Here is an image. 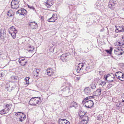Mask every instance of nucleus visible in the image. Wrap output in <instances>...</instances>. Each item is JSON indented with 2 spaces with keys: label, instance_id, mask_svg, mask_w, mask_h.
Masks as SVG:
<instances>
[{
  "label": "nucleus",
  "instance_id": "nucleus-5",
  "mask_svg": "<svg viewBox=\"0 0 124 124\" xmlns=\"http://www.w3.org/2000/svg\"><path fill=\"white\" fill-rule=\"evenodd\" d=\"M114 53L117 55H122L124 52V47H118L115 48L114 50Z\"/></svg>",
  "mask_w": 124,
  "mask_h": 124
},
{
  "label": "nucleus",
  "instance_id": "nucleus-8",
  "mask_svg": "<svg viewBox=\"0 0 124 124\" xmlns=\"http://www.w3.org/2000/svg\"><path fill=\"white\" fill-rule=\"evenodd\" d=\"M116 77L121 81L124 80V74L121 72L118 71L116 72L115 74Z\"/></svg>",
  "mask_w": 124,
  "mask_h": 124
},
{
  "label": "nucleus",
  "instance_id": "nucleus-32",
  "mask_svg": "<svg viewBox=\"0 0 124 124\" xmlns=\"http://www.w3.org/2000/svg\"><path fill=\"white\" fill-rule=\"evenodd\" d=\"M29 78L28 77H26L25 78L24 80L25 81V82H24V84H28L29 83Z\"/></svg>",
  "mask_w": 124,
  "mask_h": 124
},
{
  "label": "nucleus",
  "instance_id": "nucleus-11",
  "mask_svg": "<svg viewBox=\"0 0 124 124\" xmlns=\"http://www.w3.org/2000/svg\"><path fill=\"white\" fill-rule=\"evenodd\" d=\"M116 4V1L114 0H110L108 3V7L113 9L114 6Z\"/></svg>",
  "mask_w": 124,
  "mask_h": 124
},
{
  "label": "nucleus",
  "instance_id": "nucleus-46",
  "mask_svg": "<svg viewBox=\"0 0 124 124\" xmlns=\"http://www.w3.org/2000/svg\"><path fill=\"white\" fill-rule=\"evenodd\" d=\"M13 2H14V3H16V4H19V2H18L15 1H13V0H12L11 3H13Z\"/></svg>",
  "mask_w": 124,
  "mask_h": 124
},
{
  "label": "nucleus",
  "instance_id": "nucleus-2",
  "mask_svg": "<svg viewBox=\"0 0 124 124\" xmlns=\"http://www.w3.org/2000/svg\"><path fill=\"white\" fill-rule=\"evenodd\" d=\"M41 100L40 97H32L29 102L30 104L31 105H36L37 104L40 103Z\"/></svg>",
  "mask_w": 124,
  "mask_h": 124
},
{
  "label": "nucleus",
  "instance_id": "nucleus-34",
  "mask_svg": "<svg viewBox=\"0 0 124 124\" xmlns=\"http://www.w3.org/2000/svg\"><path fill=\"white\" fill-rule=\"evenodd\" d=\"M27 6L28 8H30V9H33V10H35V8L33 6H30L28 5Z\"/></svg>",
  "mask_w": 124,
  "mask_h": 124
},
{
  "label": "nucleus",
  "instance_id": "nucleus-38",
  "mask_svg": "<svg viewBox=\"0 0 124 124\" xmlns=\"http://www.w3.org/2000/svg\"><path fill=\"white\" fill-rule=\"evenodd\" d=\"M102 118V117L101 115H99L97 116V119L98 120H100Z\"/></svg>",
  "mask_w": 124,
  "mask_h": 124
},
{
  "label": "nucleus",
  "instance_id": "nucleus-54",
  "mask_svg": "<svg viewBox=\"0 0 124 124\" xmlns=\"http://www.w3.org/2000/svg\"><path fill=\"white\" fill-rule=\"evenodd\" d=\"M28 1H29V0H27Z\"/></svg>",
  "mask_w": 124,
  "mask_h": 124
},
{
  "label": "nucleus",
  "instance_id": "nucleus-40",
  "mask_svg": "<svg viewBox=\"0 0 124 124\" xmlns=\"http://www.w3.org/2000/svg\"><path fill=\"white\" fill-rule=\"evenodd\" d=\"M114 85L113 84L109 83L108 84V85H107V87L108 88H110L113 85Z\"/></svg>",
  "mask_w": 124,
  "mask_h": 124
},
{
  "label": "nucleus",
  "instance_id": "nucleus-30",
  "mask_svg": "<svg viewBox=\"0 0 124 124\" xmlns=\"http://www.w3.org/2000/svg\"><path fill=\"white\" fill-rule=\"evenodd\" d=\"M99 83L100 85H101L102 86H103L105 85L106 83V81H100L99 82Z\"/></svg>",
  "mask_w": 124,
  "mask_h": 124
},
{
  "label": "nucleus",
  "instance_id": "nucleus-3",
  "mask_svg": "<svg viewBox=\"0 0 124 124\" xmlns=\"http://www.w3.org/2000/svg\"><path fill=\"white\" fill-rule=\"evenodd\" d=\"M81 111L79 112V116L81 118L82 120L81 122V124H86L88 122L89 119L87 116L85 115V113H83V115H81Z\"/></svg>",
  "mask_w": 124,
  "mask_h": 124
},
{
  "label": "nucleus",
  "instance_id": "nucleus-19",
  "mask_svg": "<svg viewBox=\"0 0 124 124\" xmlns=\"http://www.w3.org/2000/svg\"><path fill=\"white\" fill-rule=\"evenodd\" d=\"M56 16L54 14H53L52 17L47 20V21L49 22H54L55 20H57V18Z\"/></svg>",
  "mask_w": 124,
  "mask_h": 124
},
{
  "label": "nucleus",
  "instance_id": "nucleus-18",
  "mask_svg": "<svg viewBox=\"0 0 124 124\" xmlns=\"http://www.w3.org/2000/svg\"><path fill=\"white\" fill-rule=\"evenodd\" d=\"M84 91L85 93L87 95H90L92 93L91 90L89 87L85 88Z\"/></svg>",
  "mask_w": 124,
  "mask_h": 124
},
{
  "label": "nucleus",
  "instance_id": "nucleus-37",
  "mask_svg": "<svg viewBox=\"0 0 124 124\" xmlns=\"http://www.w3.org/2000/svg\"><path fill=\"white\" fill-rule=\"evenodd\" d=\"M110 77V75L109 74L107 75L106 76L105 75L104 76V77L105 78V79L106 80V81H108V79H107V78Z\"/></svg>",
  "mask_w": 124,
  "mask_h": 124
},
{
  "label": "nucleus",
  "instance_id": "nucleus-1",
  "mask_svg": "<svg viewBox=\"0 0 124 124\" xmlns=\"http://www.w3.org/2000/svg\"><path fill=\"white\" fill-rule=\"evenodd\" d=\"M85 65V64L82 63H79L78 65L76 71L78 73L80 72H85V73L89 72L91 71V70L90 69V65L88 64L86 65V67L85 70V71H83V67Z\"/></svg>",
  "mask_w": 124,
  "mask_h": 124
},
{
  "label": "nucleus",
  "instance_id": "nucleus-39",
  "mask_svg": "<svg viewBox=\"0 0 124 124\" xmlns=\"http://www.w3.org/2000/svg\"><path fill=\"white\" fill-rule=\"evenodd\" d=\"M6 114L5 111H4V109H2L1 111H0V114L1 115L4 114Z\"/></svg>",
  "mask_w": 124,
  "mask_h": 124
},
{
  "label": "nucleus",
  "instance_id": "nucleus-33",
  "mask_svg": "<svg viewBox=\"0 0 124 124\" xmlns=\"http://www.w3.org/2000/svg\"><path fill=\"white\" fill-rule=\"evenodd\" d=\"M91 88L92 89H95L96 88V85L94 84H92L91 85Z\"/></svg>",
  "mask_w": 124,
  "mask_h": 124
},
{
  "label": "nucleus",
  "instance_id": "nucleus-31",
  "mask_svg": "<svg viewBox=\"0 0 124 124\" xmlns=\"http://www.w3.org/2000/svg\"><path fill=\"white\" fill-rule=\"evenodd\" d=\"M94 97L93 96H89L86 97L85 99L82 101V102H84L85 101H87V100L90 99Z\"/></svg>",
  "mask_w": 124,
  "mask_h": 124
},
{
  "label": "nucleus",
  "instance_id": "nucleus-22",
  "mask_svg": "<svg viewBox=\"0 0 124 124\" xmlns=\"http://www.w3.org/2000/svg\"><path fill=\"white\" fill-rule=\"evenodd\" d=\"M40 70V69H39L35 68L34 69L33 71V75L35 76H38Z\"/></svg>",
  "mask_w": 124,
  "mask_h": 124
},
{
  "label": "nucleus",
  "instance_id": "nucleus-23",
  "mask_svg": "<svg viewBox=\"0 0 124 124\" xmlns=\"http://www.w3.org/2000/svg\"><path fill=\"white\" fill-rule=\"evenodd\" d=\"M101 89L100 88H99L96 91L93 92V94L96 96L100 95L101 93Z\"/></svg>",
  "mask_w": 124,
  "mask_h": 124
},
{
  "label": "nucleus",
  "instance_id": "nucleus-29",
  "mask_svg": "<svg viewBox=\"0 0 124 124\" xmlns=\"http://www.w3.org/2000/svg\"><path fill=\"white\" fill-rule=\"evenodd\" d=\"M19 62L21 66H24L25 65V64L27 63V61H24Z\"/></svg>",
  "mask_w": 124,
  "mask_h": 124
},
{
  "label": "nucleus",
  "instance_id": "nucleus-45",
  "mask_svg": "<svg viewBox=\"0 0 124 124\" xmlns=\"http://www.w3.org/2000/svg\"><path fill=\"white\" fill-rule=\"evenodd\" d=\"M121 104V103H117L116 104V106L117 107H119L120 106V105Z\"/></svg>",
  "mask_w": 124,
  "mask_h": 124
},
{
  "label": "nucleus",
  "instance_id": "nucleus-27",
  "mask_svg": "<svg viewBox=\"0 0 124 124\" xmlns=\"http://www.w3.org/2000/svg\"><path fill=\"white\" fill-rule=\"evenodd\" d=\"M7 15L9 17H11L13 15V12L11 10H9L7 12Z\"/></svg>",
  "mask_w": 124,
  "mask_h": 124
},
{
  "label": "nucleus",
  "instance_id": "nucleus-16",
  "mask_svg": "<svg viewBox=\"0 0 124 124\" xmlns=\"http://www.w3.org/2000/svg\"><path fill=\"white\" fill-rule=\"evenodd\" d=\"M59 124H70L69 122L65 119H60L59 120Z\"/></svg>",
  "mask_w": 124,
  "mask_h": 124
},
{
  "label": "nucleus",
  "instance_id": "nucleus-44",
  "mask_svg": "<svg viewBox=\"0 0 124 124\" xmlns=\"http://www.w3.org/2000/svg\"><path fill=\"white\" fill-rule=\"evenodd\" d=\"M81 77H77L76 78V80H77V81H78L79 80L80 78Z\"/></svg>",
  "mask_w": 124,
  "mask_h": 124
},
{
  "label": "nucleus",
  "instance_id": "nucleus-21",
  "mask_svg": "<svg viewBox=\"0 0 124 124\" xmlns=\"http://www.w3.org/2000/svg\"><path fill=\"white\" fill-rule=\"evenodd\" d=\"M47 74L50 76L53 75L54 73L53 69L51 68H49L46 70Z\"/></svg>",
  "mask_w": 124,
  "mask_h": 124
},
{
  "label": "nucleus",
  "instance_id": "nucleus-25",
  "mask_svg": "<svg viewBox=\"0 0 124 124\" xmlns=\"http://www.w3.org/2000/svg\"><path fill=\"white\" fill-rule=\"evenodd\" d=\"M11 8L13 9H17L19 7V4H16V3H15L13 2V3H11Z\"/></svg>",
  "mask_w": 124,
  "mask_h": 124
},
{
  "label": "nucleus",
  "instance_id": "nucleus-15",
  "mask_svg": "<svg viewBox=\"0 0 124 124\" xmlns=\"http://www.w3.org/2000/svg\"><path fill=\"white\" fill-rule=\"evenodd\" d=\"M115 30L116 32L118 33V32H123L124 31V26H122L119 27H116Z\"/></svg>",
  "mask_w": 124,
  "mask_h": 124
},
{
  "label": "nucleus",
  "instance_id": "nucleus-13",
  "mask_svg": "<svg viewBox=\"0 0 124 124\" xmlns=\"http://www.w3.org/2000/svg\"><path fill=\"white\" fill-rule=\"evenodd\" d=\"M29 25L31 29H36L38 27L37 23L35 21L31 22L29 24Z\"/></svg>",
  "mask_w": 124,
  "mask_h": 124
},
{
  "label": "nucleus",
  "instance_id": "nucleus-28",
  "mask_svg": "<svg viewBox=\"0 0 124 124\" xmlns=\"http://www.w3.org/2000/svg\"><path fill=\"white\" fill-rule=\"evenodd\" d=\"M112 50L113 48L112 47H110V48L109 50H106L105 51L108 54L110 55L112 54Z\"/></svg>",
  "mask_w": 124,
  "mask_h": 124
},
{
  "label": "nucleus",
  "instance_id": "nucleus-9",
  "mask_svg": "<svg viewBox=\"0 0 124 124\" xmlns=\"http://www.w3.org/2000/svg\"><path fill=\"white\" fill-rule=\"evenodd\" d=\"M27 11L25 9L22 8L16 12V14H19V15H22V16L26 15L27 13Z\"/></svg>",
  "mask_w": 124,
  "mask_h": 124
},
{
  "label": "nucleus",
  "instance_id": "nucleus-14",
  "mask_svg": "<svg viewBox=\"0 0 124 124\" xmlns=\"http://www.w3.org/2000/svg\"><path fill=\"white\" fill-rule=\"evenodd\" d=\"M68 54L67 53L63 54L60 56V59L63 62H67L68 59Z\"/></svg>",
  "mask_w": 124,
  "mask_h": 124
},
{
  "label": "nucleus",
  "instance_id": "nucleus-48",
  "mask_svg": "<svg viewBox=\"0 0 124 124\" xmlns=\"http://www.w3.org/2000/svg\"><path fill=\"white\" fill-rule=\"evenodd\" d=\"M12 0L18 2H19V1L18 0Z\"/></svg>",
  "mask_w": 124,
  "mask_h": 124
},
{
  "label": "nucleus",
  "instance_id": "nucleus-47",
  "mask_svg": "<svg viewBox=\"0 0 124 124\" xmlns=\"http://www.w3.org/2000/svg\"><path fill=\"white\" fill-rule=\"evenodd\" d=\"M107 81L108 83H111L113 82L114 81L113 80H108Z\"/></svg>",
  "mask_w": 124,
  "mask_h": 124
},
{
  "label": "nucleus",
  "instance_id": "nucleus-52",
  "mask_svg": "<svg viewBox=\"0 0 124 124\" xmlns=\"http://www.w3.org/2000/svg\"><path fill=\"white\" fill-rule=\"evenodd\" d=\"M123 11H124V8H123Z\"/></svg>",
  "mask_w": 124,
  "mask_h": 124
},
{
  "label": "nucleus",
  "instance_id": "nucleus-53",
  "mask_svg": "<svg viewBox=\"0 0 124 124\" xmlns=\"http://www.w3.org/2000/svg\"><path fill=\"white\" fill-rule=\"evenodd\" d=\"M69 85H70V84L69 83Z\"/></svg>",
  "mask_w": 124,
  "mask_h": 124
},
{
  "label": "nucleus",
  "instance_id": "nucleus-43",
  "mask_svg": "<svg viewBox=\"0 0 124 124\" xmlns=\"http://www.w3.org/2000/svg\"><path fill=\"white\" fill-rule=\"evenodd\" d=\"M118 43V45H117V46H121V45H123V44H122L120 42H118L116 43V44L117 45V43Z\"/></svg>",
  "mask_w": 124,
  "mask_h": 124
},
{
  "label": "nucleus",
  "instance_id": "nucleus-20",
  "mask_svg": "<svg viewBox=\"0 0 124 124\" xmlns=\"http://www.w3.org/2000/svg\"><path fill=\"white\" fill-rule=\"evenodd\" d=\"M34 47L31 45H27V50L28 52L32 53L34 52Z\"/></svg>",
  "mask_w": 124,
  "mask_h": 124
},
{
  "label": "nucleus",
  "instance_id": "nucleus-6",
  "mask_svg": "<svg viewBox=\"0 0 124 124\" xmlns=\"http://www.w3.org/2000/svg\"><path fill=\"white\" fill-rule=\"evenodd\" d=\"M15 115L17 116H18L19 115L20 116L18 121H20L21 122H22L24 121L26 118L25 115L21 112H18L16 113Z\"/></svg>",
  "mask_w": 124,
  "mask_h": 124
},
{
  "label": "nucleus",
  "instance_id": "nucleus-49",
  "mask_svg": "<svg viewBox=\"0 0 124 124\" xmlns=\"http://www.w3.org/2000/svg\"><path fill=\"white\" fill-rule=\"evenodd\" d=\"M80 111H81L82 112L81 113V115H83V113H85V112H84L83 113L82 112V111H80Z\"/></svg>",
  "mask_w": 124,
  "mask_h": 124
},
{
  "label": "nucleus",
  "instance_id": "nucleus-42",
  "mask_svg": "<svg viewBox=\"0 0 124 124\" xmlns=\"http://www.w3.org/2000/svg\"><path fill=\"white\" fill-rule=\"evenodd\" d=\"M4 75V73L3 72H2L0 73V77H3Z\"/></svg>",
  "mask_w": 124,
  "mask_h": 124
},
{
  "label": "nucleus",
  "instance_id": "nucleus-41",
  "mask_svg": "<svg viewBox=\"0 0 124 124\" xmlns=\"http://www.w3.org/2000/svg\"><path fill=\"white\" fill-rule=\"evenodd\" d=\"M4 109V111H5V113H8V111L10 110L8 108L7 109L5 108Z\"/></svg>",
  "mask_w": 124,
  "mask_h": 124
},
{
  "label": "nucleus",
  "instance_id": "nucleus-10",
  "mask_svg": "<svg viewBox=\"0 0 124 124\" xmlns=\"http://www.w3.org/2000/svg\"><path fill=\"white\" fill-rule=\"evenodd\" d=\"M6 31L4 28H1L0 30V36L1 39H4L6 37Z\"/></svg>",
  "mask_w": 124,
  "mask_h": 124
},
{
  "label": "nucleus",
  "instance_id": "nucleus-7",
  "mask_svg": "<svg viewBox=\"0 0 124 124\" xmlns=\"http://www.w3.org/2000/svg\"><path fill=\"white\" fill-rule=\"evenodd\" d=\"M82 103L84 106L88 108L92 107L94 104L93 101L91 100L85 101L84 103L82 102Z\"/></svg>",
  "mask_w": 124,
  "mask_h": 124
},
{
  "label": "nucleus",
  "instance_id": "nucleus-51",
  "mask_svg": "<svg viewBox=\"0 0 124 124\" xmlns=\"http://www.w3.org/2000/svg\"><path fill=\"white\" fill-rule=\"evenodd\" d=\"M122 102H124V100H122Z\"/></svg>",
  "mask_w": 124,
  "mask_h": 124
},
{
  "label": "nucleus",
  "instance_id": "nucleus-50",
  "mask_svg": "<svg viewBox=\"0 0 124 124\" xmlns=\"http://www.w3.org/2000/svg\"><path fill=\"white\" fill-rule=\"evenodd\" d=\"M122 39H124V37H122Z\"/></svg>",
  "mask_w": 124,
  "mask_h": 124
},
{
  "label": "nucleus",
  "instance_id": "nucleus-26",
  "mask_svg": "<svg viewBox=\"0 0 124 124\" xmlns=\"http://www.w3.org/2000/svg\"><path fill=\"white\" fill-rule=\"evenodd\" d=\"M78 106L77 104L74 102V101H73L72 102L70 105V106L69 107L70 108H71L72 107H74L75 108L76 107Z\"/></svg>",
  "mask_w": 124,
  "mask_h": 124
},
{
  "label": "nucleus",
  "instance_id": "nucleus-35",
  "mask_svg": "<svg viewBox=\"0 0 124 124\" xmlns=\"http://www.w3.org/2000/svg\"><path fill=\"white\" fill-rule=\"evenodd\" d=\"M5 108H8L10 110L11 109V107H10V105L9 104L6 105L5 106Z\"/></svg>",
  "mask_w": 124,
  "mask_h": 124
},
{
  "label": "nucleus",
  "instance_id": "nucleus-12",
  "mask_svg": "<svg viewBox=\"0 0 124 124\" xmlns=\"http://www.w3.org/2000/svg\"><path fill=\"white\" fill-rule=\"evenodd\" d=\"M54 3L53 0H47L46 2L44 3V4L47 8H49Z\"/></svg>",
  "mask_w": 124,
  "mask_h": 124
},
{
  "label": "nucleus",
  "instance_id": "nucleus-17",
  "mask_svg": "<svg viewBox=\"0 0 124 124\" xmlns=\"http://www.w3.org/2000/svg\"><path fill=\"white\" fill-rule=\"evenodd\" d=\"M70 86H66L62 89H61V91H62H62H63L65 92V93L69 95L70 94Z\"/></svg>",
  "mask_w": 124,
  "mask_h": 124
},
{
  "label": "nucleus",
  "instance_id": "nucleus-24",
  "mask_svg": "<svg viewBox=\"0 0 124 124\" xmlns=\"http://www.w3.org/2000/svg\"><path fill=\"white\" fill-rule=\"evenodd\" d=\"M18 78L16 76H11L10 78V80L11 82H17Z\"/></svg>",
  "mask_w": 124,
  "mask_h": 124
},
{
  "label": "nucleus",
  "instance_id": "nucleus-4",
  "mask_svg": "<svg viewBox=\"0 0 124 124\" xmlns=\"http://www.w3.org/2000/svg\"><path fill=\"white\" fill-rule=\"evenodd\" d=\"M9 33L11 34L13 39H15L16 37V34L17 33L16 29L14 26H12L8 29Z\"/></svg>",
  "mask_w": 124,
  "mask_h": 124
},
{
  "label": "nucleus",
  "instance_id": "nucleus-36",
  "mask_svg": "<svg viewBox=\"0 0 124 124\" xmlns=\"http://www.w3.org/2000/svg\"><path fill=\"white\" fill-rule=\"evenodd\" d=\"M26 61L25 58L24 57H22L21 58H20L19 59V62H20L22 61Z\"/></svg>",
  "mask_w": 124,
  "mask_h": 124
}]
</instances>
